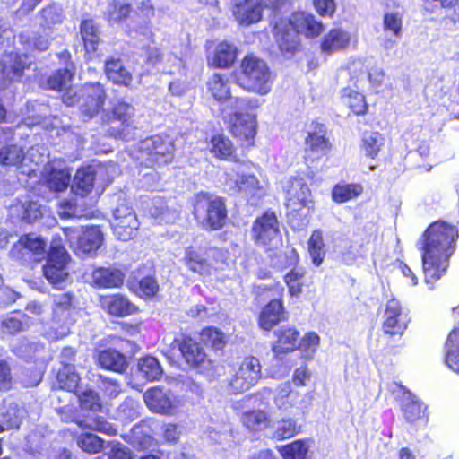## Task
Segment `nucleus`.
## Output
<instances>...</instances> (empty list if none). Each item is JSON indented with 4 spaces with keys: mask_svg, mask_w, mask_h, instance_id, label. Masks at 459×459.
<instances>
[{
    "mask_svg": "<svg viewBox=\"0 0 459 459\" xmlns=\"http://www.w3.org/2000/svg\"><path fill=\"white\" fill-rule=\"evenodd\" d=\"M51 299L52 321L61 325L74 323L77 312V299L74 294L70 291L55 293L51 295Z\"/></svg>",
    "mask_w": 459,
    "mask_h": 459,
    "instance_id": "obj_20",
    "label": "nucleus"
},
{
    "mask_svg": "<svg viewBox=\"0 0 459 459\" xmlns=\"http://www.w3.org/2000/svg\"><path fill=\"white\" fill-rule=\"evenodd\" d=\"M206 88L213 99L220 103L226 102L231 98L230 78L224 74H213L207 80Z\"/></svg>",
    "mask_w": 459,
    "mask_h": 459,
    "instance_id": "obj_34",
    "label": "nucleus"
},
{
    "mask_svg": "<svg viewBox=\"0 0 459 459\" xmlns=\"http://www.w3.org/2000/svg\"><path fill=\"white\" fill-rule=\"evenodd\" d=\"M403 20L397 13H386L383 18V29L394 37H399L402 31Z\"/></svg>",
    "mask_w": 459,
    "mask_h": 459,
    "instance_id": "obj_58",
    "label": "nucleus"
},
{
    "mask_svg": "<svg viewBox=\"0 0 459 459\" xmlns=\"http://www.w3.org/2000/svg\"><path fill=\"white\" fill-rule=\"evenodd\" d=\"M410 317L408 312L403 308L402 303L395 298L387 300L384 310V320L381 330L386 338L383 347L385 355L395 356L400 353L403 343H392V340H401L408 328Z\"/></svg>",
    "mask_w": 459,
    "mask_h": 459,
    "instance_id": "obj_8",
    "label": "nucleus"
},
{
    "mask_svg": "<svg viewBox=\"0 0 459 459\" xmlns=\"http://www.w3.org/2000/svg\"><path fill=\"white\" fill-rule=\"evenodd\" d=\"M76 443L83 452L89 455H95L104 449L105 441L95 434L86 432L77 437Z\"/></svg>",
    "mask_w": 459,
    "mask_h": 459,
    "instance_id": "obj_50",
    "label": "nucleus"
},
{
    "mask_svg": "<svg viewBox=\"0 0 459 459\" xmlns=\"http://www.w3.org/2000/svg\"><path fill=\"white\" fill-rule=\"evenodd\" d=\"M47 253V241L35 233L30 232L20 236L13 245L10 255L22 264H38Z\"/></svg>",
    "mask_w": 459,
    "mask_h": 459,
    "instance_id": "obj_12",
    "label": "nucleus"
},
{
    "mask_svg": "<svg viewBox=\"0 0 459 459\" xmlns=\"http://www.w3.org/2000/svg\"><path fill=\"white\" fill-rule=\"evenodd\" d=\"M74 77V71L70 68H59L54 71L46 79V88L48 90L62 91H64L67 83L72 81Z\"/></svg>",
    "mask_w": 459,
    "mask_h": 459,
    "instance_id": "obj_48",
    "label": "nucleus"
},
{
    "mask_svg": "<svg viewBox=\"0 0 459 459\" xmlns=\"http://www.w3.org/2000/svg\"><path fill=\"white\" fill-rule=\"evenodd\" d=\"M312 203L311 190L302 178H292L286 190L285 206L292 216H301L300 212Z\"/></svg>",
    "mask_w": 459,
    "mask_h": 459,
    "instance_id": "obj_19",
    "label": "nucleus"
},
{
    "mask_svg": "<svg viewBox=\"0 0 459 459\" xmlns=\"http://www.w3.org/2000/svg\"><path fill=\"white\" fill-rule=\"evenodd\" d=\"M405 420L413 423L420 420L425 416V408L423 404L418 401L410 392H408V397L401 405Z\"/></svg>",
    "mask_w": 459,
    "mask_h": 459,
    "instance_id": "obj_47",
    "label": "nucleus"
},
{
    "mask_svg": "<svg viewBox=\"0 0 459 459\" xmlns=\"http://www.w3.org/2000/svg\"><path fill=\"white\" fill-rule=\"evenodd\" d=\"M143 152L151 167H160L172 162L175 146L168 135H153L143 142Z\"/></svg>",
    "mask_w": 459,
    "mask_h": 459,
    "instance_id": "obj_18",
    "label": "nucleus"
},
{
    "mask_svg": "<svg viewBox=\"0 0 459 459\" xmlns=\"http://www.w3.org/2000/svg\"><path fill=\"white\" fill-rule=\"evenodd\" d=\"M107 459H134V455L128 447L117 443L111 446Z\"/></svg>",
    "mask_w": 459,
    "mask_h": 459,
    "instance_id": "obj_64",
    "label": "nucleus"
},
{
    "mask_svg": "<svg viewBox=\"0 0 459 459\" xmlns=\"http://www.w3.org/2000/svg\"><path fill=\"white\" fill-rule=\"evenodd\" d=\"M302 426L292 418L281 419L273 432V437L281 441L291 438L301 432Z\"/></svg>",
    "mask_w": 459,
    "mask_h": 459,
    "instance_id": "obj_51",
    "label": "nucleus"
},
{
    "mask_svg": "<svg viewBox=\"0 0 459 459\" xmlns=\"http://www.w3.org/2000/svg\"><path fill=\"white\" fill-rule=\"evenodd\" d=\"M382 136L378 132L366 133L362 138V147L366 155L371 159H375L382 146Z\"/></svg>",
    "mask_w": 459,
    "mask_h": 459,
    "instance_id": "obj_57",
    "label": "nucleus"
},
{
    "mask_svg": "<svg viewBox=\"0 0 459 459\" xmlns=\"http://www.w3.org/2000/svg\"><path fill=\"white\" fill-rule=\"evenodd\" d=\"M192 215L197 226L212 232L224 229L229 221L226 199L206 191H200L192 198Z\"/></svg>",
    "mask_w": 459,
    "mask_h": 459,
    "instance_id": "obj_3",
    "label": "nucleus"
},
{
    "mask_svg": "<svg viewBox=\"0 0 459 459\" xmlns=\"http://www.w3.org/2000/svg\"><path fill=\"white\" fill-rule=\"evenodd\" d=\"M320 337L315 332H308L300 336V349L304 351L315 352L316 348L319 346Z\"/></svg>",
    "mask_w": 459,
    "mask_h": 459,
    "instance_id": "obj_63",
    "label": "nucleus"
},
{
    "mask_svg": "<svg viewBox=\"0 0 459 459\" xmlns=\"http://www.w3.org/2000/svg\"><path fill=\"white\" fill-rule=\"evenodd\" d=\"M230 134L239 143L241 147L249 149L255 146L257 134V120L255 115L233 112L225 120Z\"/></svg>",
    "mask_w": 459,
    "mask_h": 459,
    "instance_id": "obj_15",
    "label": "nucleus"
},
{
    "mask_svg": "<svg viewBox=\"0 0 459 459\" xmlns=\"http://www.w3.org/2000/svg\"><path fill=\"white\" fill-rule=\"evenodd\" d=\"M242 425L249 431L256 433L265 430L271 426V418L264 410H249L240 417Z\"/></svg>",
    "mask_w": 459,
    "mask_h": 459,
    "instance_id": "obj_35",
    "label": "nucleus"
},
{
    "mask_svg": "<svg viewBox=\"0 0 459 459\" xmlns=\"http://www.w3.org/2000/svg\"><path fill=\"white\" fill-rule=\"evenodd\" d=\"M307 251L311 257L312 264L319 267L325 257L326 249L323 231L319 229L314 230L307 240Z\"/></svg>",
    "mask_w": 459,
    "mask_h": 459,
    "instance_id": "obj_38",
    "label": "nucleus"
},
{
    "mask_svg": "<svg viewBox=\"0 0 459 459\" xmlns=\"http://www.w3.org/2000/svg\"><path fill=\"white\" fill-rule=\"evenodd\" d=\"M94 359L100 368L118 374L125 373L128 368L126 355L114 348L97 351L94 354Z\"/></svg>",
    "mask_w": 459,
    "mask_h": 459,
    "instance_id": "obj_26",
    "label": "nucleus"
},
{
    "mask_svg": "<svg viewBox=\"0 0 459 459\" xmlns=\"http://www.w3.org/2000/svg\"><path fill=\"white\" fill-rule=\"evenodd\" d=\"M94 287L98 289H120L126 280L125 273L116 267H98L91 273Z\"/></svg>",
    "mask_w": 459,
    "mask_h": 459,
    "instance_id": "obj_27",
    "label": "nucleus"
},
{
    "mask_svg": "<svg viewBox=\"0 0 459 459\" xmlns=\"http://www.w3.org/2000/svg\"><path fill=\"white\" fill-rule=\"evenodd\" d=\"M250 235L255 247L265 252L275 250L281 243V221L276 212L267 209L258 215L252 222Z\"/></svg>",
    "mask_w": 459,
    "mask_h": 459,
    "instance_id": "obj_9",
    "label": "nucleus"
},
{
    "mask_svg": "<svg viewBox=\"0 0 459 459\" xmlns=\"http://www.w3.org/2000/svg\"><path fill=\"white\" fill-rule=\"evenodd\" d=\"M78 402L82 411L96 413L100 412L103 409V404L99 394L92 389H86L78 394Z\"/></svg>",
    "mask_w": 459,
    "mask_h": 459,
    "instance_id": "obj_53",
    "label": "nucleus"
},
{
    "mask_svg": "<svg viewBox=\"0 0 459 459\" xmlns=\"http://www.w3.org/2000/svg\"><path fill=\"white\" fill-rule=\"evenodd\" d=\"M225 186L232 195L245 194L251 197L260 195L263 186L259 179L254 174H237L234 178L230 173H225Z\"/></svg>",
    "mask_w": 459,
    "mask_h": 459,
    "instance_id": "obj_23",
    "label": "nucleus"
},
{
    "mask_svg": "<svg viewBox=\"0 0 459 459\" xmlns=\"http://www.w3.org/2000/svg\"><path fill=\"white\" fill-rule=\"evenodd\" d=\"M83 421L85 422L84 425H82V422L79 423L81 427L102 433L109 437L117 435V428L108 422L103 416H87Z\"/></svg>",
    "mask_w": 459,
    "mask_h": 459,
    "instance_id": "obj_49",
    "label": "nucleus"
},
{
    "mask_svg": "<svg viewBox=\"0 0 459 459\" xmlns=\"http://www.w3.org/2000/svg\"><path fill=\"white\" fill-rule=\"evenodd\" d=\"M24 159V150L17 144H7L0 149V165L2 166L20 167Z\"/></svg>",
    "mask_w": 459,
    "mask_h": 459,
    "instance_id": "obj_45",
    "label": "nucleus"
},
{
    "mask_svg": "<svg viewBox=\"0 0 459 459\" xmlns=\"http://www.w3.org/2000/svg\"><path fill=\"white\" fill-rule=\"evenodd\" d=\"M324 30L319 22L311 13L294 12L289 19L280 18L273 27V38L282 53L294 54L300 46L299 35L314 39Z\"/></svg>",
    "mask_w": 459,
    "mask_h": 459,
    "instance_id": "obj_2",
    "label": "nucleus"
},
{
    "mask_svg": "<svg viewBox=\"0 0 459 459\" xmlns=\"http://www.w3.org/2000/svg\"><path fill=\"white\" fill-rule=\"evenodd\" d=\"M342 98L353 115L365 116L368 114V105L366 97L362 93L351 87H345L342 90Z\"/></svg>",
    "mask_w": 459,
    "mask_h": 459,
    "instance_id": "obj_40",
    "label": "nucleus"
},
{
    "mask_svg": "<svg viewBox=\"0 0 459 459\" xmlns=\"http://www.w3.org/2000/svg\"><path fill=\"white\" fill-rule=\"evenodd\" d=\"M104 72L113 84L131 88L133 75L120 58L109 57L105 61Z\"/></svg>",
    "mask_w": 459,
    "mask_h": 459,
    "instance_id": "obj_31",
    "label": "nucleus"
},
{
    "mask_svg": "<svg viewBox=\"0 0 459 459\" xmlns=\"http://www.w3.org/2000/svg\"><path fill=\"white\" fill-rule=\"evenodd\" d=\"M131 13V4L112 0L104 13V17L108 22L122 23L130 17Z\"/></svg>",
    "mask_w": 459,
    "mask_h": 459,
    "instance_id": "obj_44",
    "label": "nucleus"
},
{
    "mask_svg": "<svg viewBox=\"0 0 459 459\" xmlns=\"http://www.w3.org/2000/svg\"><path fill=\"white\" fill-rule=\"evenodd\" d=\"M333 143L328 136L327 127L316 120L312 121L310 130L304 138L303 160L312 177L316 172L327 169L326 161L333 151Z\"/></svg>",
    "mask_w": 459,
    "mask_h": 459,
    "instance_id": "obj_4",
    "label": "nucleus"
},
{
    "mask_svg": "<svg viewBox=\"0 0 459 459\" xmlns=\"http://www.w3.org/2000/svg\"><path fill=\"white\" fill-rule=\"evenodd\" d=\"M280 453L283 459H305L307 448L303 440L298 439L283 446Z\"/></svg>",
    "mask_w": 459,
    "mask_h": 459,
    "instance_id": "obj_56",
    "label": "nucleus"
},
{
    "mask_svg": "<svg viewBox=\"0 0 459 459\" xmlns=\"http://www.w3.org/2000/svg\"><path fill=\"white\" fill-rule=\"evenodd\" d=\"M138 368L148 381L159 380L162 377V368L158 359L153 356L141 358L138 361Z\"/></svg>",
    "mask_w": 459,
    "mask_h": 459,
    "instance_id": "obj_46",
    "label": "nucleus"
},
{
    "mask_svg": "<svg viewBox=\"0 0 459 459\" xmlns=\"http://www.w3.org/2000/svg\"><path fill=\"white\" fill-rule=\"evenodd\" d=\"M170 346L179 351L181 359L190 369L198 373L213 369L214 361L206 353L203 344L190 333H179L174 337Z\"/></svg>",
    "mask_w": 459,
    "mask_h": 459,
    "instance_id": "obj_10",
    "label": "nucleus"
},
{
    "mask_svg": "<svg viewBox=\"0 0 459 459\" xmlns=\"http://www.w3.org/2000/svg\"><path fill=\"white\" fill-rule=\"evenodd\" d=\"M305 274L306 271L303 268H293L283 276L284 282L288 288V293L290 297H299L302 293Z\"/></svg>",
    "mask_w": 459,
    "mask_h": 459,
    "instance_id": "obj_52",
    "label": "nucleus"
},
{
    "mask_svg": "<svg viewBox=\"0 0 459 459\" xmlns=\"http://www.w3.org/2000/svg\"><path fill=\"white\" fill-rule=\"evenodd\" d=\"M107 91L100 82L84 84L78 95L80 114L85 120H91L103 110Z\"/></svg>",
    "mask_w": 459,
    "mask_h": 459,
    "instance_id": "obj_16",
    "label": "nucleus"
},
{
    "mask_svg": "<svg viewBox=\"0 0 459 459\" xmlns=\"http://www.w3.org/2000/svg\"><path fill=\"white\" fill-rule=\"evenodd\" d=\"M38 15L41 20L40 26L43 28H49L60 22L59 13L53 4L43 7Z\"/></svg>",
    "mask_w": 459,
    "mask_h": 459,
    "instance_id": "obj_59",
    "label": "nucleus"
},
{
    "mask_svg": "<svg viewBox=\"0 0 459 459\" xmlns=\"http://www.w3.org/2000/svg\"><path fill=\"white\" fill-rule=\"evenodd\" d=\"M231 12L239 25L249 26L262 20L264 9L258 0H239L233 4Z\"/></svg>",
    "mask_w": 459,
    "mask_h": 459,
    "instance_id": "obj_24",
    "label": "nucleus"
},
{
    "mask_svg": "<svg viewBox=\"0 0 459 459\" xmlns=\"http://www.w3.org/2000/svg\"><path fill=\"white\" fill-rule=\"evenodd\" d=\"M143 428H147L146 425L136 424L131 430V437L133 440L130 443L136 449L145 450L152 446L154 438L149 434Z\"/></svg>",
    "mask_w": 459,
    "mask_h": 459,
    "instance_id": "obj_54",
    "label": "nucleus"
},
{
    "mask_svg": "<svg viewBox=\"0 0 459 459\" xmlns=\"http://www.w3.org/2000/svg\"><path fill=\"white\" fill-rule=\"evenodd\" d=\"M79 34L85 55L91 57L99 50L101 43L99 24L93 18H84L79 24Z\"/></svg>",
    "mask_w": 459,
    "mask_h": 459,
    "instance_id": "obj_28",
    "label": "nucleus"
},
{
    "mask_svg": "<svg viewBox=\"0 0 459 459\" xmlns=\"http://www.w3.org/2000/svg\"><path fill=\"white\" fill-rule=\"evenodd\" d=\"M273 337L271 350L277 359L300 349V332L294 325L279 327L273 332Z\"/></svg>",
    "mask_w": 459,
    "mask_h": 459,
    "instance_id": "obj_21",
    "label": "nucleus"
},
{
    "mask_svg": "<svg viewBox=\"0 0 459 459\" xmlns=\"http://www.w3.org/2000/svg\"><path fill=\"white\" fill-rule=\"evenodd\" d=\"M95 176V172L90 169H77L72 185L74 194L82 197L88 195L93 189Z\"/></svg>",
    "mask_w": 459,
    "mask_h": 459,
    "instance_id": "obj_37",
    "label": "nucleus"
},
{
    "mask_svg": "<svg viewBox=\"0 0 459 459\" xmlns=\"http://www.w3.org/2000/svg\"><path fill=\"white\" fill-rule=\"evenodd\" d=\"M202 342L214 351H222L227 342L225 333L215 326H205L199 333Z\"/></svg>",
    "mask_w": 459,
    "mask_h": 459,
    "instance_id": "obj_42",
    "label": "nucleus"
},
{
    "mask_svg": "<svg viewBox=\"0 0 459 459\" xmlns=\"http://www.w3.org/2000/svg\"><path fill=\"white\" fill-rule=\"evenodd\" d=\"M284 292L285 289L280 281L254 287L255 297L261 300H264L266 297H274L264 304L259 312L257 324L260 329L269 332L288 320L289 314L284 307Z\"/></svg>",
    "mask_w": 459,
    "mask_h": 459,
    "instance_id": "obj_6",
    "label": "nucleus"
},
{
    "mask_svg": "<svg viewBox=\"0 0 459 459\" xmlns=\"http://www.w3.org/2000/svg\"><path fill=\"white\" fill-rule=\"evenodd\" d=\"M208 151L219 160L238 161L237 149L233 142L223 133L213 134L208 142Z\"/></svg>",
    "mask_w": 459,
    "mask_h": 459,
    "instance_id": "obj_29",
    "label": "nucleus"
},
{
    "mask_svg": "<svg viewBox=\"0 0 459 459\" xmlns=\"http://www.w3.org/2000/svg\"><path fill=\"white\" fill-rule=\"evenodd\" d=\"M129 291L143 300L154 299L160 291V284L155 270L145 264L139 265L127 279Z\"/></svg>",
    "mask_w": 459,
    "mask_h": 459,
    "instance_id": "obj_13",
    "label": "nucleus"
},
{
    "mask_svg": "<svg viewBox=\"0 0 459 459\" xmlns=\"http://www.w3.org/2000/svg\"><path fill=\"white\" fill-rule=\"evenodd\" d=\"M313 4L321 17L332 18L336 12L335 0H313Z\"/></svg>",
    "mask_w": 459,
    "mask_h": 459,
    "instance_id": "obj_62",
    "label": "nucleus"
},
{
    "mask_svg": "<svg viewBox=\"0 0 459 459\" xmlns=\"http://www.w3.org/2000/svg\"><path fill=\"white\" fill-rule=\"evenodd\" d=\"M69 183V175L60 170L52 172L48 179V186L55 192L65 191L68 187Z\"/></svg>",
    "mask_w": 459,
    "mask_h": 459,
    "instance_id": "obj_60",
    "label": "nucleus"
},
{
    "mask_svg": "<svg viewBox=\"0 0 459 459\" xmlns=\"http://www.w3.org/2000/svg\"><path fill=\"white\" fill-rule=\"evenodd\" d=\"M273 81L274 75L264 60L253 54L241 59L237 82L244 91L266 95L271 91Z\"/></svg>",
    "mask_w": 459,
    "mask_h": 459,
    "instance_id": "obj_7",
    "label": "nucleus"
},
{
    "mask_svg": "<svg viewBox=\"0 0 459 459\" xmlns=\"http://www.w3.org/2000/svg\"><path fill=\"white\" fill-rule=\"evenodd\" d=\"M143 399L152 411L170 415L176 410L173 401L162 387L154 386L147 389L143 394Z\"/></svg>",
    "mask_w": 459,
    "mask_h": 459,
    "instance_id": "obj_30",
    "label": "nucleus"
},
{
    "mask_svg": "<svg viewBox=\"0 0 459 459\" xmlns=\"http://www.w3.org/2000/svg\"><path fill=\"white\" fill-rule=\"evenodd\" d=\"M135 108L123 99L117 100L100 117V126L106 136L116 140L129 141L137 129Z\"/></svg>",
    "mask_w": 459,
    "mask_h": 459,
    "instance_id": "obj_5",
    "label": "nucleus"
},
{
    "mask_svg": "<svg viewBox=\"0 0 459 459\" xmlns=\"http://www.w3.org/2000/svg\"><path fill=\"white\" fill-rule=\"evenodd\" d=\"M237 54L238 50L234 45L227 41H221L215 47L209 65L218 69H229L235 63Z\"/></svg>",
    "mask_w": 459,
    "mask_h": 459,
    "instance_id": "obj_33",
    "label": "nucleus"
},
{
    "mask_svg": "<svg viewBox=\"0 0 459 459\" xmlns=\"http://www.w3.org/2000/svg\"><path fill=\"white\" fill-rule=\"evenodd\" d=\"M104 240L103 233L100 226L86 227L74 247V252L79 256L94 255L101 247Z\"/></svg>",
    "mask_w": 459,
    "mask_h": 459,
    "instance_id": "obj_25",
    "label": "nucleus"
},
{
    "mask_svg": "<svg viewBox=\"0 0 459 459\" xmlns=\"http://www.w3.org/2000/svg\"><path fill=\"white\" fill-rule=\"evenodd\" d=\"M351 37L347 31L341 28H333L323 37L320 48L325 54L345 49L350 44Z\"/></svg>",
    "mask_w": 459,
    "mask_h": 459,
    "instance_id": "obj_32",
    "label": "nucleus"
},
{
    "mask_svg": "<svg viewBox=\"0 0 459 459\" xmlns=\"http://www.w3.org/2000/svg\"><path fill=\"white\" fill-rule=\"evenodd\" d=\"M99 301L101 309L110 316L126 317L140 312L139 307L120 292L101 295Z\"/></svg>",
    "mask_w": 459,
    "mask_h": 459,
    "instance_id": "obj_22",
    "label": "nucleus"
},
{
    "mask_svg": "<svg viewBox=\"0 0 459 459\" xmlns=\"http://www.w3.org/2000/svg\"><path fill=\"white\" fill-rule=\"evenodd\" d=\"M423 7L426 12L430 13L440 9H453L455 22H459V0H424Z\"/></svg>",
    "mask_w": 459,
    "mask_h": 459,
    "instance_id": "obj_55",
    "label": "nucleus"
},
{
    "mask_svg": "<svg viewBox=\"0 0 459 459\" xmlns=\"http://www.w3.org/2000/svg\"><path fill=\"white\" fill-rule=\"evenodd\" d=\"M69 262L70 255L63 246H50L43 266V275L51 285L57 286L67 280Z\"/></svg>",
    "mask_w": 459,
    "mask_h": 459,
    "instance_id": "obj_17",
    "label": "nucleus"
},
{
    "mask_svg": "<svg viewBox=\"0 0 459 459\" xmlns=\"http://www.w3.org/2000/svg\"><path fill=\"white\" fill-rule=\"evenodd\" d=\"M81 377L75 372L74 367L65 364L56 374V383L60 389L72 393H77Z\"/></svg>",
    "mask_w": 459,
    "mask_h": 459,
    "instance_id": "obj_41",
    "label": "nucleus"
},
{
    "mask_svg": "<svg viewBox=\"0 0 459 459\" xmlns=\"http://www.w3.org/2000/svg\"><path fill=\"white\" fill-rule=\"evenodd\" d=\"M28 56L23 54H15L11 60L10 72L13 78H21L26 69L30 67Z\"/></svg>",
    "mask_w": 459,
    "mask_h": 459,
    "instance_id": "obj_61",
    "label": "nucleus"
},
{
    "mask_svg": "<svg viewBox=\"0 0 459 459\" xmlns=\"http://www.w3.org/2000/svg\"><path fill=\"white\" fill-rule=\"evenodd\" d=\"M216 247L188 246L185 249L183 264L189 272L200 276H210L215 270Z\"/></svg>",
    "mask_w": 459,
    "mask_h": 459,
    "instance_id": "obj_14",
    "label": "nucleus"
},
{
    "mask_svg": "<svg viewBox=\"0 0 459 459\" xmlns=\"http://www.w3.org/2000/svg\"><path fill=\"white\" fill-rule=\"evenodd\" d=\"M445 351L446 366L459 373V323L449 332L445 342Z\"/></svg>",
    "mask_w": 459,
    "mask_h": 459,
    "instance_id": "obj_36",
    "label": "nucleus"
},
{
    "mask_svg": "<svg viewBox=\"0 0 459 459\" xmlns=\"http://www.w3.org/2000/svg\"><path fill=\"white\" fill-rule=\"evenodd\" d=\"M458 228L443 220L431 222L422 232L420 255L424 281L433 285L446 275L450 259L457 248Z\"/></svg>",
    "mask_w": 459,
    "mask_h": 459,
    "instance_id": "obj_1",
    "label": "nucleus"
},
{
    "mask_svg": "<svg viewBox=\"0 0 459 459\" xmlns=\"http://www.w3.org/2000/svg\"><path fill=\"white\" fill-rule=\"evenodd\" d=\"M138 221L136 215H129L125 218L114 219L112 228L114 233L122 241L132 238L134 231L137 230Z\"/></svg>",
    "mask_w": 459,
    "mask_h": 459,
    "instance_id": "obj_43",
    "label": "nucleus"
},
{
    "mask_svg": "<svg viewBox=\"0 0 459 459\" xmlns=\"http://www.w3.org/2000/svg\"><path fill=\"white\" fill-rule=\"evenodd\" d=\"M262 377L260 360L254 356H247L232 367V374L227 382L230 394H239L255 386Z\"/></svg>",
    "mask_w": 459,
    "mask_h": 459,
    "instance_id": "obj_11",
    "label": "nucleus"
},
{
    "mask_svg": "<svg viewBox=\"0 0 459 459\" xmlns=\"http://www.w3.org/2000/svg\"><path fill=\"white\" fill-rule=\"evenodd\" d=\"M363 191L359 183L336 184L332 188L331 197L336 204H344L360 196Z\"/></svg>",
    "mask_w": 459,
    "mask_h": 459,
    "instance_id": "obj_39",
    "label": "nucleus"
}]
</instances>
